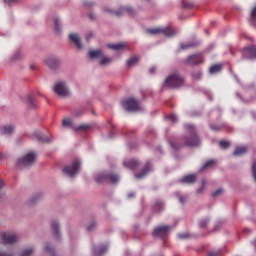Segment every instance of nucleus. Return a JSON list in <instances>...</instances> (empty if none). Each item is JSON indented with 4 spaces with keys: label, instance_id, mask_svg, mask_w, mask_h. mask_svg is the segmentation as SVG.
Listing matches in <instances>:
<instances>
[{
    "label": "nucleus",
    "instance_id": "obj_1",
    "mask_svg": "<svg viewBox=\"0 0 256 256\" xmlns=\"http://www.w3.org/2000/svg\"><path fill=\"white\" fill-rule=\"evenodd\" d=\"M185 128L188 131L189 135L184 138V144H181L180 142L170 143V145L174 148V150H178L183 146L195 147L200 144V140L197 135L196 128L193 125H186Z\"/></svg>",
    "mask_w": 256,
    "mask_h": 256
},
{
    "label": "nucleus",
    "instance_id": "obj_2",
    "mask_svg": "<svg viewBox=\"0 0 256 256\" xmlns=\"http://www.w3.org/2000/svg\"><path fill=\"white\" fill-rule=\"evenodd\" d=\"M168 88H180L185 84L184 78L179 73H174L166 78L165 82Z\"/></svg>",
    "mask_w": 256,
    "mask_h": 256
},
{
    "label": "nucleus",
    "instance_id": "obj_3",
    "mask_svg": "<svg viewBox=\"0 0 256 256\" xmlns=\"http://www.w3.org/2000/svg\"><path fill=\"white\" fill-rule=\"evenodd\" d=\"M36 159H37V155L33 152H30L26 156L18 160L17 167L28 168L35 163Z\"/></svg>",
    "mask_w": 256,
    "mask_h": 256
},
{
    "label": "nucleus",
    "instance_id": "obj_4",
    "mask_svg": "<svg viewBox=\"0 0 256 256\" xmlns=\"http://www.w3.org/2000/svg\"><path fill=\"white\" fill-rule=\"evenodd\" d=\"M97 183H112L116 184L119 182V176L114 173L110 174H99L95 177Z\"/></svg>",
    "mask_w": 256,
    "mask_h": 256
},
{
    "label": "nucleus",
    "instance_id": "obj_5",
    "mask_svg": "<svg viewBox=\"0 0 256 256\" xmlns=\"http://www.w3.org/2000/svg\"><path fill=\"white\" fill-rule=\"evenodd\" d=\"M122 107H124L126 111L132 112L141 110L140 102L134 98L124 100V102H122Z\"/></svg>",
    "mask_w": 256,
    "mask_h": 256
},
{
    "label": "nucleus",
    "instance_id": "obj_6",
    "mask_svg": "<svg viewBox=\"0 0 256 256\" xmlns=\"http://www.w3.org/2000/svg\"><path fill=\"white\" fill-rule=\"evenodd\" d=\"M80 168H81V163L79 160H75L73 162V164L71 166H67L63 169V172L70 176V177H74L76 174L79 173L80 171Z\"/></svg>",
    "mask_w": 256,
    "mask_h": 256
},
{
    "label": "nucleus",
    "instance_id": "obj_7",
    "mask_svg": "<svg viewBox=\"0 0 256 256\" xmlns=\"http://www.w3.org/2000/svg\"><path fill=\"white\" fill-rule=\"evenodd\" d=\"M54 91L57 95L61 97H67L70 94L66 83L63 81H59L56 83Z\"/></svg>",
    "mask_w": 256,
    "mask_h": 256
},
{
    "label": "nucleus",
    "instance_id": "obj_8",
    "mask_svg": "<svg viewBox=\"0 0 256 256\" xmlns=\"http://www.w3.org/2000/svg\"><path fill=\"white\" fill-rule=\"evenodd\" d=\"M146 32H148L152 35H157V34L162 33V34L166 35V37H172L176 34L175 30L170 27L164 28V29H162V28L148 29V30H146Z\"/></svg>",
    "mask_w": 256,
    "mask_h": 256
},
{
    "label": "nucleus",
    "instance_id": "obj_9",
    "mask_svg": "<svg viewBox=\"0 0 256 256\" xmlns=\"http://www.w3.org/2000/svg\"><path fill=\"white\" fill-rule=\"evenodd\" d=\"M19 239L18 235L15 233L4 232L1 234V240L3 244H13Z\"/></svg>",
    "mask_w": 256,
    "mask_h": 256
},
{
    "label": "nucleus",
    "instance_id": "obj_10",
    "mask_svg": "<svg viewBox=\"0 0 256 256\" xmlns=\"http://www.w3.org/2000/svg\"><path fill=\"white\" fill-rule=\"evenodd\" d=\"M170 230H171L170 226H160V227H157L154 230V232H152V235H154V237L163 239L168 236Z\"/></svg>",
    "mask_w": 256,
    "mask_h": 256
},
{
    "label": "nucleus",
    "instance_id": "obj_11",
    "mask_svg": "<svg viewBox=\"0 0 256 256\" xmlns=\"http://www.w3.org/2000/svg\"><path fill=\"white\" fill-rule=\"evenodd\" d=\"M63 126H64V127H71V128H73L76 132H78V131H87V130H89V129L91 128V126L88 125V124H84V125H81V126H79V127H73V126H72V121L69 120V119H65V120L63 121Z\"/></svg>",
    "mask_w": 256,
    "mask_h": 256
},
{
    "label": "nucleus",
    "instance_id": "obj_12",
    "mask_svg": "<svg viewBox=\"0 0 256 256\" xmlns=\"http://www.w3.org/2000/svg\"><path fill=\"white\" fill-rule=\"evenodd\" d=\"M242 57L244 59H256V47L251 46V47L245 48L243 50Z\"/></svg>",
    "mask_w": 256,
    "mask_h": 256
},
{
    "label": "nucleus",
    "instance_id": "obj_13",
    "mask_svg": "<svg viewBox=\"0 0 256 256\" xmlns=\"http://www.w3.org/2000/svg\"><path fill=\"white\" fill-rule=\"evenodd\" d=\"M203 63V57L200 54L191 55L186 59V64L194 66Z\"/></svg>",
    "mask_w": 256,
    "mask_h": 256
},
{
    "label": "nucleus",
    "instance_id": "obj_14",
    "mask_svg": "<svg viewBox=\"0 0 256 256\" xmlns=\"http://www.w3.org/2000/svg\"><path fill=\"white\" fill-rule=\"evenodd\" d=\"M104 12L114 14L118 17L121 16V14L125 13V12L130 15L134 14L133 8H120V12H113V10H109V8H104Z\"/></svg>",
    "mask_w": 256,
    "mask_h": 256
},
{
    "label": "nucleus",
    "instance_id": "obj_15",
    "mask_svg": "<svg viewBox=\"0 0 256 256\" xmlns=\"http://www.w3.org/2000/svg\"><path fill=\"white\" fill-rule=\"evenodd\" d=\"M197 181L196 174H189L180 179V183L182 184H194Z\"/></svg>",
    "mask_w": 256,
    "mask_h": 256
},
{
    "label": "nucleus",
    "instance_id": "obj_16",
    "mask_svg": "<svg viewBox=\"0 0 256 256\" xmlns=\"http://www.w3.org/2000/svg\"><path fill=\"white\" fill-rule=\"evenodd\" d=\"M124 166L130 170H136L139 167V162L135 159H128L124 161Z\"/></svg>",
    "mask_w": 256,
    "mask_h": 256
},
{
    "label": "nucleus",
    "instance_id": "obj_17",
    "mask_svg": "<svg viewBox=\"0 0 256 256\" xmlns=\"http://www.w3.org/2000/svg\"><path fill=\"white\" fill-rule=\"evenodd\" d=\"M46 65L51 68L55 69L59 65V61L54 57H49L45 60Z\"/></svg>",
    "mask_w": 256,
    "mask_h": 256
},
{
    "label": "nucleus",
    "instance_id": "obj_18",
    "mask_svg": "<svg viewBox=\"0 0 256 256\" xmlns=\"http://www.w3.org/2000/svg\"><path fill=\"white\" fill-rule=\"evenodd\" d=\"M150 171H151V164H150V163H146V166H144V170H142L141 173L136 174L135 177H136L137 179H142V178H144Z\"/></svg>",
    "mask_w": 256,
    "mask_h": 256
},
{
    "label": "nucleus",
    "instance_id": "obj_19",
    "mask_svg": "<svg viewBox=\"0 0 256 256\" xmlns=\"http://www.w3.org/2000/svg\"><path fill=\"white\" fill-rule=\"evenodd\" d=\"M0 132L3 135H11L14 133V127L11 125L2 126L0 127Z\"/></svg>",
    "mask_w": 256,
    "mask_h": 256
},
{
    "label": "nucleus",
    "instance_id": "obj_20",
    "mask_svg": "<svg viewBox=\"0 0 256 256\" xmlns=\"http://www.w3.org/2000/svg\"><path fill=\"white\" fill-rule=\"evenodd\" d=\"M140 57L139 56H132L128 61H126V66L128 68L134 67L139 63Z\"/></svg>",
    "mask_w": 256,
    "mask_h": 256
},
{
    "label": "nucleus",
    "instance_id": "obj_21",
    "mask_svg": "<svg viewBox=\"0 0 256 256\" xmlns=\"http://www.w3.org/2000/svg\"><path fill=\"white\" fill-rule=\"evenodd\" d=\"M70 40L72 42L75 43V45L79 48V49H82L83 48V45L81 43V40H80V37L77 35V34H70L69 36Z\"/></svg>",
    "mask_w": 256,
    "mask_h": 256
},
{
    "label": "nucleus",
    "instance_id": "obj_22",
    "mask_svg": "<svg viewBox=\"0 0 256 256\" xmlns=\"http://www.w3.org/2000/svg\"><path fill=\"white\" fill-rule=\"evenodd\" d=\"M247 151H248V148L245 146L236 147L235 151L233 152V156L243 155V154L247 153Z\"/></svg>",
    "mask_w": 256,
    "mask_h": 256
},
{
    "label": "nucleus",
    "instance_id": "obj_23",
    "mask_svg": "<svg viewBox=\"0 0 256 256\" xmlns=\"http://www.w3.org/2000/svg\"><path fill=\"white\" fill-rule=\"evenodd\" d=\"M108 48H110L112 50H123V49L127 48V44L126 43L109 44Z\"/></svg>",
    "mask_w": 256,
    "mask_h": 256
},
{
    "label": "nucleus",
    "instance_id": "obj_24",
    "mask_svg": "<svg viewBox=\"0 0 256 256\" xmlns=\"http://www.w3.org/2000/svg\"><path fill=\"white\" fill-rule=\"evenodd\" d=\"M107 249V246L96 247L94 250V254L96 256H102L107 251Z\"/></svg>",
    "mask_w": 256,
    "mask_h": 256
},
{
    "label": "nucleus",
    "instance_id": "obj_25",
    "mask_svg": "<svg viewBox=\"0 0 256 256\" xmlns=\"http://www.w3.org/2000/svg\"><path fill=\"white\" fill-rule=\"evenodd\" d=\"M216 164L215 160H208L206 163L201 167L200 171H204L208 168H212Z\"/></svg>",
    "mask_w": 256,
    "mask_h": 256
},
{
    "label": "nucleus",
    "instance_id": "obj_26",
    "mask_svg": "<svg viewBox=\"0 0 256 256\" xmlns=\"http://www.w3.org/2000/svg\"><path fill=\"white\" fill-rule=\"evenodd\" d=\"M51 227H52L54 236H55L56 238H58V237H59V225H58V223H57L56 221H53V222L51 223Z\"/></svg>",
    "mask_w": 256,
    "mask_h": 256
},
{
    "label": "nucleus",
    "instance_id": "obj_27",
    "mask_svg": "<svg viewBox=\"0 0 256 256\" xmlns=\"http://www.w3.org/2000/svg\"><path fill=\"white\" fill-rule=\"evenodd\" d=\"M103 56V52L101 50L91 51L90 52V58L91 59H97Z\"/></svg>",
    "mask_w": 256,
    "mask_h": 256
},
{
    "label": "nucleus",
    "instance_id": "obj_28",
    "mask_svg": "<svg viewBox=\"0 0 256 256\" xmlns=\"http://www.w3.org/2000/svg\"><path fill=\"white\" fill-rule=\"evenodd\" d=\"M222 70V66L221 65H213L210 67L209 69V73L210 74H215V73H219Z\"/></svg>",
    "mask_w": 256,
    "mask_h": 256
},
{
    "label": "nucleus",
    "instance_id": "obj_29",
    "mask_svg": "<svg viewBox=\"0 0 256 256\" xmlns=\"http://www.w3.org/2000/svg\"><path fill=\"white\" fill-rule=\"evenodd\" d=\"M164 209V204L162 202H156L154 204V211L161 212Z\"/></svg>",
    "mask_w": 256,
    "mask_h": 256
},
{
    "label": "nucleus",
    "instance_id": "obj_30",
    "mask_svg": "<svg viewBox=\"0 0 256 256\" xmlns=\"http://www.w3.org/2000/svg\"><path fill=\"white\" fill-rule=\"evenodd\" d=\"M219 146L223 149H227L230 146V143L226 140H222L219 142Z\"/></svg>",
    "mask_w": 256,
    "mask_h": 256
},
{
    "label": "nucleus",
    "instance_id": "obj_31",
    "mask_svg": "<svg viewBox=\"0 0 256 256\" xmlns=\"http://www.w3.org/2000/svg\"><path fill=\"white\" fill-rule=\"evenodd\" d=\"M34 250L32 248L26 249L21 253V256H31Z\"/></svg>",
    "mask_w": 256,
    "mask_h": 256
},
{
    "label": "nucleus",
    "instance_id": "obj_32",
    "mask_svg": "<svg viewBox=\"0 0 256 256\" xmlns=\"http://www.w3.org/2000/svg\"><path fill=\"white\" fill-rule=\"evenodd\" d=\"M205 187H206V180H203L202 183H201V187L199 189H197V193L198 194H201L203 193V191L205 190Z\"/></svg>",
    "mask_w": 256,
    "mask_h": 256
},
{
    "label": "nucleus",
    "instance_id": "obj_33",
    "mask_svg": "<svg viewBox=\"0 0 256 256\" xmlns=\"http://www.w3.org/2000/svg\"><path fill=\"white\" fill-rule=\"evenodd\" d=\"M55 31H56V33H60L61 32L60 21L58 20V18H56V20H55Z\"/></svg>",
    "mask_w": 256,
    "mask_h": 256
},
{
    "label": "nucleus",
    "instance_id": "obj_34",
    "mask_svg": "<svg viewBox=\"0 0 256 256\" xmlns=\"http://www.w3.org/2000/svg\"><path fill=\"white\" fill-rule=\"evenodd\" d=\"M195 46H196V44H192V43L180 45V47L182 48V50H187L188 48H190V47H195Z\"/></svg>",
    "mask_w": 256,
    "mask_h": 256
},
{
    "label": "nucleus",
    "instance_id": "obj_35",
    "mask_svg": "<svg viewBox=\"0 0 256 256\" xmlns=\"http://www.w3.org/2000/svg\"><path fill=\"white\" fill-rule=\"evenodd\" d=\"M192 78L195 80H200L202 78V73L201 72H195L192 74Z\"/></svg>",
    "mask_w": 256,
    "mask_h": 256
},
{
    "label": "nucleus",
    "instance_id": "obj_36",
    "mask_svg": "<svg viewBox=\"0 0 256 256\" xmlns=\"http://www.w3.org/2000/svg\"><path fill=\"white\" fill-rule=\"evenodd\" d=\"M210 129H211L212 131L219 132V131L222 130V126L210 125Z\"/></svg>",
    "mask_w": 256,
    "mask_h": 256
},
{
    "label": "nucleus",
    "instance_id": "obj_37",
    "mask_svg": "<svg viewBox=\"0 0 256 256\" xmlns=\"http://www.w3.org/2000/svg\"><path fill=\"white\" fill-rule=\"evenodd\" d=\"M224 190L222 188L217 189L215 192L212 193L213 197H218L219 195L223 194Z\"/></svg>",
    "mask_w": 256,
    "mask_h": 256
},
{
    "label": "nucleus",
    "instance_id": "obj_38",
    "mask_svg": "<svg viewBox=\"0 0 256 256\" xmlns=\"http://www.w3.org/2000/svg\"><path fill=\"white\" fill-rule=\"evenodd\" d=\"M112 62V59L111 58H104L102 61H101V65L102 66H105V65H108Z\"/></svg>",
    "mask_w": 256,
    "mask_h": 256
},
{
    "label": "nucleus",
    "instance_id": "obj_39",
    "mask_svg": "<svg viewBox=\"0 0 256 256\" xmlns=\"http://www.w3.org/2000/svg\"><path fill=\"white\" fill-rule=\"evenodd\" d=\"M208 223H209V220H208V219L201 220V221L199 222V226H200V228H204V227L207 226Z\"/></svg>",
    "mask_w": 256,
    "mask_h": 256
},
{
    "label": "nucleus",
    "instance_id": "obj_40",
    "mask_svg": "<svg viewBox=\"0 0 256 256\" xmlns=\"http://www.w3.org/2000/svg\"><path fill=\"white\" fill-rule=\"evenodd\" d=\"M252 173H253V177H254V179L256 181V161L253 162Z\"/></svg>",
    "mask_w": 256,
    "mask_h": 256
},
{
    "label": "nucleus",
    "instance_id": "obj_41",
    "mask_svg": "<svg viewBox=\"0 0 256 256\" xmlns=\"http://www.w3.org/2000/svg\"><path fill=\"white\" fill-rule=\"evenodd\" d=\"M221 251H211L208 253V256H220Z\"/></svg>",
    "mask_w": 256,
    "mask_h": 256
},
{
    "label": "nucleus",
    "instance_id": "obj_42",
    "mask_svg": "<svg viewBox=\"0 0 256 256\" xmlns=\"http://www.w3.org/2000/svg\"><path fill=\"white\" fill-rule=\"evenodd\" d=\"M28 104L30 106V108H35L36 106L34 105V100L32 97L28 98Z\"/></svg>",
    "mask_w": 256,
    "mask_h": 256
},
{
    "label": "nucleus",
    "instance_id": "obj_43",
    "mask_svg": "<svg viewBox=\"0 0 256 256\" xmlns=\"http://www.w3.org/2000/svg\"><path fill=\"white\" fill-rule=\"evenodd\" d=\"M45 250L51 254V256H56L54 250L50 246H46Z\"/></svg>",
    "mask_w": 256,
    "mask_h": 256
},
{
    "label": "nucleus",
    "instance_id": "obj_44",
    "mask_svg": "<svg viewBox=\"0 0 256 256\" xmlns=\"http://www.w3.org/2000/svg\"><path fill=\"white\" fill-rule=\"evenodd\" d=\"M178 238L187 239V238H189V234H187V233L178 234Z\"/></svg>",
    "mask_w": 256,
    "mask_h": 256
},
{
    "label": "nucleus",
    "instance_id": "obj_45",
    "mask_svg": "<svg viewBox=\"0 0 256 256\" xmlns=\"http://www.w3.org/2000/svg\"><path fill=\"white\" fill-rule=\"evenodd\" d=\"M168 120H170V121H172V122L175 123V122H177V117L172 114V115H169V116H168Z\"/></svg>",
    "mask_w": 256,
    "mask_h": 256
},
{
    "label": "nucleus",
    "instance_id": "obj_46",
    "mask_svg": "<svg viewBox=\"0 0 256 256\" xmlns=\"http://www.w3.org/2000/svg\"><path fill=\"white\" fill-rule=\"evenodd\" d=\"M178 200L180 201V203L185 204V202L187 200V196H180V197H178Z\"/></svg>",
    "mask_w": 256,
    "mask_h": 256
},
{
    "label": "nucleus",
    "instance_id": "obj_47",
    "mask_svg": "<svg viewBox=\"0 0 256 256\" xmlns=\"http://www.w3.org/2000/svg\"><path fill=\"white\" fill-rule=\"evenodd\" d=\"M251 18L256 19V6L253 8V10L251 12Z\"/></svg>",
    "mask_w": 256,
    "mask_h": 256
},
{
    "label": "nucleus",
    "instance_id": "obj_48",
    "mask_svg": "<svg viewBox=\"0 0 256 256\" xmlns=\"http://www.w3.org/2000/svg\"><path fill=\"white\" fill-rule=\"evenodd\" d=\"M37 137L42 142H48L49 141L47 138L43 137L42 135H38Z\"/></svg>",
    "mask_w": 256,
    "mask_h": 256
},
{
    "label": "nucleus",
    "instance_id": "obj_49",
    "mask_svg": "<svg viewBox=\"0 0 256 256\" xmlns=\"http://www.w3.org/2000/svg\"><path fill=\"white\" fill-rule=\"evenodd\" d=\"M93 37V33L90 32L89 34L86 35V39L89 42L91 40V38Z\"/></svg>",
    "mask_w": 256,
    "mask_h": 256
},
{
    "label": "nucleus",
    "instance_id": "obj_50",
    "mask_svg": "<svg viewBox=\"0 0 256 256\" xmlns=\"http://www.w3.org/2000/svg\"><path fill=\"white\" fill-rule=\"evenodd\" d=\"M84 5H85L86 7H91V6L94 5V3H93V2H84Z\"/></svg>",
    "mask_w": 256,
    "mask_h": 256
},
{
    "label": "nucleus",
    "instance_id": "obj_51",
    "mask_svg": "<svg viewBox=\"0 0 256 256\" xmlns=\"http://www.w3.org/2000/svg\"><path fill=\"white\" fill-rule=\"evenodd\" d=\"M182 6H184V8H190L192 7V4H186V2H182Z\"/></svg>",
    "mask_w": 256,
    "mask_h": 256
},
{
    "label": "nucleus",
    "instance_id": "obj_52",
    "mask_svg": "<svg viewBox=\"0 0 256 256\" xmlns=\"http://www.w3.org/2000/svg\"><path fill=\"white\" fill-rule=\"evenodd\" d=\"M156 73V68L155 67H152L150 68V74H155Z\"/></svg>",
    "mask_w": 256,
    "mask_h": 256
},
{
    "label": "nucleus",
    "instance_id": "obj_53",
    "mask_svg": "<svg viewBox=\"0 0 256 256\" xmlns=\"http://www.w3.org/2000/svg\"><path fill=\"white\" fill-rule=\"evenodd\" d=\"M94 227H95V224L93 223V224H91L90 226L87 227V230L91 231Z\"/></svg>",
    "mask_w": 256,
    "mask_h": 256
},
{
    "label": "nucleus",
    "instance_id": "obj_54",
    "mask_svg": "<svg viewBox=\"0 0 256 256\" xmlns=\"http://www.w3.org/2000/svg\"><path fill=\"white\" fill-rule=\"evenodd\" d=\"M4 186L3 180L0 179V189Z\"/></svg>",
    "mask_w": 256,
    "mask_h": 256
},
{
    "label": "nucleus",
    "instance_id": "obj_55",
    "mask_svg": "<svg viewBox=\"0 0 256 256\" xmlns=\"http://www.w3.org/2000/svg\"><path fill=\"white\" fill-rule=\"evenodd\" d=\"M0 256H12V254H4V253H0Z\"/></svg>",
    "mask_w": 256,
    "mask_h": 256
},
{
    "label": "nucleus",
    "instance_id": "obj_56",
    "mask_svg": "<svg viewBox=\"0 0 256 256\" xmlns=\"http://www.w3.org/2000/svg\"><path fill=\"white\" fill-rule=\"evenodd\" d=\"M134 196H135L134 193H130V194L128 195V198H132V197H134Z\"/></svg>",
    "mask_w": 256,
    "mask_h": 256
},
{
    "label": "nucleus",
    "instance_id": "obj_57",
    "mask_svg": "<svg viewBox=\"0 0 256 256\" xmlns=\"http://www.w3.org/2000/svg\"><path fill=\"white\" fill-rule=\"evenodd\" d=\"M90 18H91V19H94V16H93V14H90Z\"/></svg>",
    "mask_w": 256,
    "mask_h": 256
},
{
    "label": "nucleus",
    "instance_id": "obj_58",
    "mask_svg": "<svg viewBox=\"0 0 256 256\" xmlns=\"http://www.w3.org/2000/svg\"><path fill=\"white\" fill-rule=\"evenodd\" d=\"M3 158V155L0 153V159H2Z\"/></svg>",
    "mask_w": 256,
    "mask_h": 256
}]
</instances>
